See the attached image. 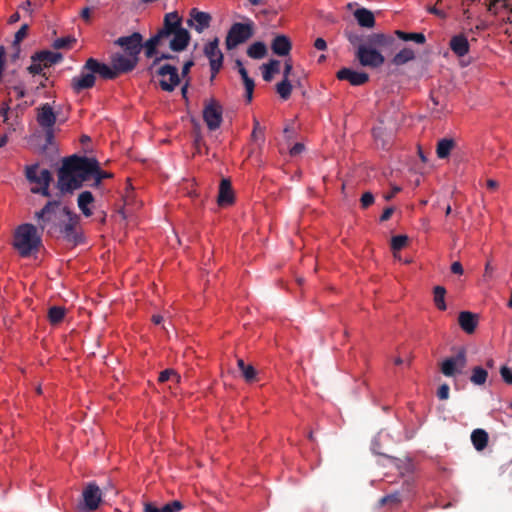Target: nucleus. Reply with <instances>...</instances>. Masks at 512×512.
Returning a JSON list of instances; mask_svg holds the SVG:
<instances>
[{
    "instance_id": "obj_63",
    "label": "nucleus",
    "mask_w": 512,
    "mask_h": 512,
    "mask_svg": "<svg viewBox=\"0 0 512 512\" xmlns=\"http://www.w3.org/2000/svg\"><path fill=\"white\" fill-rule=\"evenodd\" d=\"M45 130V136L48 143H51L53 139V128H43Z\"/></svg>"
},
{
    "instance_id": "obj_55",
    "label": "nucleus",
    "mask_w": 512,
    "mask_h": 512,
    "mask_svg": "<svg viewBox=\"0 0 512 512\" xmlns=\"http://www.w3.org/2000/svg\"><path fill=\"white\" fill-rule=\"evenodd\" d=\"M393 213H394L393 207L385 208L382 215L380 216V221L385 222V221L389 220Z\"/></svg>"
},
{
    "instance_id": "obj_35",
    "label": "nucleus",
    "mask_w": 512,
    "mask_h": 512,
    "mask_svg": "<svg viewBox=\"0 0 512 512\" xmlns=\"http://www.w3.org/2000/svg\"><path fill=\"white\" fill-rule=\"evenodd\" d=\"M276 91L283 100H287L291 96L292 84L289 79H283L276 85Z\"/></svg>"
},
{
    "instance_id": "obj_25",
    "label": "nucleus",
    "mask_w": 512,
    "mask_h": 512,
    "mask_svg": "<svg viewBox=\"0 0 512 512\" xmlns=\"http://www.w3.org/2000/svg\"><path fill=\"white\" fill-rule=\"evenodd\" d=\"M488 433L483 429H475L471 433V441L477 451H482L488 444Z\"/></svg>"
},
{
    "instance_id": "obj_40",
    "label": "nucleus",
    "mask_w": 512,
    "mask_h": 512,
    "mask_svg": "<svg viewBox=\"0 0 512 512\" xmlns=\"http://www.w3.org/2000/svg\"><path fill=\"white\" fill-rule=\"evenodd\" d=\"M74 42H76V40L74 38L61 37L54 41L53 47L55 49H67V48H70Z\"/></svg>"
},
{
    "instance_id": "obj_5",
    "label": "nucleus",
    "mask_w": 512,
    "mask_h": 512,
    "mask_svg": "<svg viewBox=\"0 0 512 512\" xmlns=\"http://www.w3.org/2000/svg\"><path fill=\"white\" fill-rule=\"evenodd\" d=\"M95 74H98L106 80H113L116 78V72L113 70L112 65L109 66L105 63L99 62L97 59L88 58L81 69L80 75L73 77L71 80L73 90L79 93L83 90L92 88L96 81Z\"/></svg>"
},
{
    "instance_id": "obj_6",
    "label": "nucleus",
    "mask_w": 512,
    "mask_h": 512,
    "mask_svg": "<svg viewBox=\"0 0 512 512\" xmlns=\"http://www.w3.org/2000/svg\"><path fill=\"white\" fill-rule=\"evenodd\" d=\"M38 226L30 223L21 224L14 233V248L22 257H28L38 251L42 244L41 234Z\"/></svg>"
},
{
    "instance_id": "obj_9",
    "label": "nucleus",
    "mask_w": 512,
    "mask_h": 512,
    "mask_svg": "<svg viewBox=\"0 0 512 512\" xmlns=\"http://www.w3.org/2000/svg\"><path fill=\"white\" fill-rule=\"evenodd\" d=\"M101 501V489L95 482H89L82 491V501L79 503L78 508L83 512L95 511L98 509Z\"/></svg>"
},
{
    "instance_id": "obj_2",
    "label": "nucleus",
    "mask_w": 512,
    "mask_h": 512,
    "mask_svg": "<svg viewBox=\"0 0 512 512\" xmlns=\"http://www.w3.org/2000/svg\"><path fill=\"white\" fill-rule=\"evenodd\" d=\"M41 232L48 236L63 238L69 243L78 244L81 236L77 232L79 217L60 201H48L34 216Z\"/></svg>"
},
{
    "instance_id": "obj_54",
    "label": "nucleus",
    "mask_w": 512,
    "mask_h": 512,
    "mask_svg": "<svg viewBox=\"0 0 512 512\" xmlns=\"http://www.w3.org/2000/svg\"><path fill=\"white\" fill-rule=\"evenodd\" d=\"M451 272L453 274L462 275L464 273L462 264L458 261L453 262L451 264Z\"/></svg>"
},
{
    "instance_id": "obj_43",
    "label": "nucleus",
    "mask_w": 512,
    "mask_h": 512,
    "mask_svg": "<svg viewBox=\"0 0 512 512\" xmlns=\"http://www.w3.org/2000/svg\"><path fill=\"white\" fill-rule=\"evenodd\" d=\"M29 30L28 24H23L20 29L15 33L13 46L20 45L21 41L27 36Z\"/></svg>"
},
{
    "instance_id": "obj_47",
    "label": "nucleus",
    "mask_w": 512,
    "mask_h": 512,
    "mask_svg": "<svg viewBox=\"0 0 512 512\" xmlns=\"http://www.w3.org/2000/svg\"><path fill=\"white\" fill-rule=\"evenodd\" d=\"M500 375L505 383L512 385V370L507 366L500 368Z\"/></svg>"
},
{
    "instance_id": "obj_22",
    "label": "nucleus",
    "mask_w": 512,
    "mask_h": 512,
    "mask_svg": "<svg viewBox=\"0 0 512 512\" xmlns=\"http://www.w3.org/2000/svg\"><path fill=\"white\" fill-rule=\"evenodd\" d=\"M450 49L458 57H463L469 52V42L463 34L455 35L450 40Z\"/></svg>"
},
{
    "instance_id": "obj_7",
    "label": "nucleus",
    "mask_w": 512,
    "mask_h": 512,
    "mask_svg": "<svg viewBox=\"0 0 512 512\" xmlns=\"http://www.w3.org/2000/svg\"><path fill=\"white\" fill-rule=\"evenodd\" d=\"M38 169V164H33L26 167L25 176L27 180L31 183H37L41 185L39 188H32L31 192L49 197V185L52 181V174L48 169H42L38 174Z\"/></svg>"
},
{
    "instance_id": "obj_15",
    "label": "nucleus",
    "mask_w": 512,
    "mask_h": 512,
    "mask_svg": "<svg viewBox=\"0 0 512 512\" xmlns=\"http://www.w3.org/2000/svg\"><path fill=\"white\" fill-rule=\"evenodd\" d=\"M210 22L211 16L209 13L193 8L190 11V18L187 20V25L194 28L198 33H202L210 26Z\"/></svg>"
},
{
    "instance_id": "obj_39",
    "label": "nucleus",
    "mask_w": 512,
    "mask_h": 512,
    "mask_svg": "<svg viewBox=\"0 0 512 512\" xmlns=\"http://www.w3.org/2000/svg\"><path fill=\"white\" fill-rule=\"evenodd\" d=\"M408 243V237L406 235H397L391 239V249L393 251H399L404 248Z\"/></svg>"
},
{
    "instance_id": "obj_31",
    "label": "nucleus",
    "mask_w": 512,
    "mask_h": 512,
    "mask_svg": "<svg viewBox=\"0 0 512 512\" xmlns=\"http://www.w3.org/2000/svg\"><path fill=\"white\" fill-rule=\"evenodd\" d=\"M445 295H446V289L443 286H435L433 289V300L435 303V306L441 310L444 311L447 309L446 302H445Z\"/></svg>"
},
{
    "instance_id": "obj_56",
    "label": "nucleus",
    "mask_w": 512,
    "mask_h": 512,
    "mask_svg": "<svg viewBox=\"0 0 512 512\" xmlns=\"http://www.w3.org/2000/svg\"><path fill=\"white\" fill-rule=\"evenodd\" d=\"M11 48H12V53L10 55V59L12 62H16L18 60V58L20 56V52H21L20 45L13 46V44H12Z\"/></svg>"
},
{
    "instance_id": "obj_34",
    "label": "nucleus",
    "mask_w": 512,
    "mask_h": 512,
    "mask_svg": "<svg viewBox=\"0 0 512 512\" xmlns=\"http://www.w3.org/2000/svg\"><path fill=\"white\" fill-rule=\"evenodd\" d=\"M395 34L403 41H414L418 44L425 43V36L422 33H407L401 30H397Z\"/></svg>"
},
{
    "instance_id": "obj_14",
    "label": "nucleus",
    "mask_w": 512,
    "mask_h": 512,
    "mask_svg": "<svg viewBox=\"0 0 512 512\" xmlns=\"http://www.w3.org/2000/svg\"><path fill=\"white\" fill-rule=\"evenodd\" d=\"M138 60L139 59L136 57H131L129 55L125 56L120 53L113 55L111 58V64L113 70L116 72V78L121 73H128L132 71L136 67Z\"/></svg>"
},
{
    "instance_id": "obj_44",
    "label": "nucleus",
    "mask_w": 512,
    "mask_h": 512,
    "mask_svg": "<svg viewBox=\"0 0 512 512\" xmlns=\"http://www.w3.org/2000/svg\"><path fill=\"white\" fill-rule=\"evenodd\" d=\"M253 131H252V137L257 140L259 138H264V128L260 126V123L257 119H254L253 121Z\"/></svg>"
},
{
    "instance_id": "obj_19",
    "label": "nucleus",
    "mask_w": 512,
    "mask_h": 512,
    "mask_svg": "<svg viewBox=\"0 0 512 512\" xmlns=\"http://www.w3.org/2000/svg\"><path fill=\"white\" fill-rule=\"evenodd\" d=\"M458 323L467 334H473L478 325V315L470 311H461L458 315Z\"/></svg>"
},
{
    "instance_id": "obj_3",
    "label": "nucleus",
    "mask_w": 512,
    "mask_h": 512,
    "mask_svg": "<svg viewBox=\"0 0 512 512\" xmlns=\"http://www.w3.org/2000/svg\"><path fill=\"white\" fill-rule=\"evenodd\" d=\"M113 175L103 171L95 158L72 155L63 160L58 171L57 187L62 193L72 192L80 189L83 182L93 177L94 187H98L102 180L111 178Z\"/></svg>"
},
{
    "instance_id": "obj_12",
    "label": "nucleus",
    "mask_w": 512,
    "mask_h": 512,
    "mask_svg": "<svg viewBox=\"0 0 512 512\" xmlns=\"http://www.w3.org/2000/svg\"><path fill=\"white\" fill-rule=\"evenodd\" d=\"M203 52L209 60L211 81H213L216 75L220 72L224 59L223 53L219 48V39L216 37L205 44Z\"/></svg>"
},
{
    "instance_id": "obj_42",
    "label": "nucleus",
    "mask_w": 512,
    "mask_h": 512,
    "mask_svg": "<svg viewBox=\"0 0 512 512\" xmlns=\"http://www.w3.org/2000/svg\"><path fill=\"white\" fill-rule=\"evenodd\" d=\"M44 66L42 65V63L40 61H34V60H31V65H29L27 67V71L29 72V74L33 75V76H36V75H42L44 74L43 70H44Z\"/></svg>"
},
{
    "instance_id": "obj_30",
    "label": "nucleus",
    "mask_w": 512,
    "mask_h": 512,
    "mask_svg": "<svg viewBox=\"0 0 512 512\" xmlns=\"http://www.w3.org/2000/svg\"><path fill=\"white\" fill-rule=\"evenodd\" d=\"M415 58L414 51L410 48H403L398 53L395 54L392 62L393 64L400 66L404 65L407 62L413 60Z\"/></svg>"
},
{
    "instance_id": "obj_24",
    "label": "nucleus",
    "mask_w": 512,
    "mask_h": 512,
    "mask_svg": "<svg viewBox=\"0 0 512 512\" xmlns=\"http://www.w3.org/2000/svg\"><path fill=\"white\" fill-rule=\"evenodd\" d=\"M456 143L453 139L450 138H442L437 142L436 146V154L440 159L447 158L452 149L455 147Z\"/></svg>"
},
{
    "instance_id": "obj_27",
    "label": "nucleus",
    "mask_w": 512,
    "mask_h": 512,
    "mask_svg": "<svg viewBox=\"0 0 512 512\" xmlns=\"http://www.w3.org/2000/svg\"><path fill=\"white\" fill-rule=\"evenodd\" d=\"M280 68V61L271 59L268 63L262 65V75L266 82H270L274 73H278Z\"/></svg>"
},
{
    "instance_id": "obj_52",
    "label": "nucleus",
    "mask_w": 512,
    "mask_h": 512,
    "mask_svg": "<svg viewBox=\"0 0 512 512\" xmlns=\"http://www.w3.org/2000/svg\"><path fill=\"white\" fill-rule=\"evenodd\" d=\"M194 66L193 59L187 60L182 67L181 75L182 77H186L188 73L190 72V69Z\"/></svg>"
},
{
    "instance_id": "obj_62",
    "label": "nucleus",
    "mask_w": 512,
    "mask_h": 512,
    "mask_svg": "<svg viewBox=\"0 0 512 512\" xmlns=\"http://www.w3.org/2000/svg\"><path fill=\"white\" fill-rule=\"evenodd\" d=\"M20 8L26 12L28 15H31L32 14V10H31V2L29 0L23 2L20 6Z\"/></svg>"
},
{
    "instance_id": "obj_36",
    "label": "nucleus",
    "mask_w": 512,
    "mask_h": 512,
    "mask_svg": "<svg viewBox=\"0 0 512 512\" xmlns=\"http://www.w3.org/2000/svg\"><path fill=\"white\" fill-rule=\"evenodd\" d=\"M345 35L350 44L353 45L356 50L359 49V46L361 45H367V36L353 32H346Z\"/></svg>"
},
{
    "instance_id": "obj_41",
    "label": "nucleus",
    "mask_w": 512,
    "mask_h": 512,
    "mask_svg": "<svg viewBox=\"0 0 512 512\" xmlns=\"http://www.w3.org/2000/svg\"><path fill=\"white\" fill-rule=\"evenodd\" d=\"M183 509L182 502L174 500L160 507L161 512H179Z\"/></svg>"
},
{
    "instance_id": "obj_53",
    "label": "nucleus",
    "mask_w": 512,
    "mask_h": 512,
    "mask_svg": "<svg viewBox=\"0 0 512 512\" xmlns=\"http://www.w3.org/2000/svg\"><path fill=\"white\" fill-rule=\"evenodd\" d=\"M6 61V50L4 46H0V74H3Z\"/></svg>"
},
{
    "instance_id": "obj_29",
    "label": "nucleus",
    "mask_w": 512,
    "mask_h": 512,
    "mask_svg": "<svg viewBox=\"0 0 512 512\" xmlns=\"http://www.w3.org/2000/svg\"><path fill=\"white\" fill-rule=\"evenodd\" d=\"M237 366L246 382L250 383L256 380V370L252 365L246 364L243 359L239 358Z\"/></svg>"
},
{
    "instance_id": "obj_8",
    "label": "nucleus",
    "mask_w": 512,
    "mask_h": 512,
    "mask_svg": "<svg viewBox=\"0 0 512 512\" xmlns=\"http://www.w3.org/2000/svg\"><path fill=\"white\" fill-rule=\"evenodd\" d=\"M253 36L252 23H234L229 29L225 44L227 50H232L238 45L246 42Z\"/></svg>"
},
{
    "instance_id": "obj_51",
    "label": "nucleus",
    "mask_w": 512,
    "mask_h": 512,
    "mask_svg": "<svg viewBox=\"0 0 512 512\" xmlns=\"http://www.w3.org/2000/svg\"><path fill=\"white\" fill-rule=\"evenodd\" d=\"M292 69L293 65L291 59L286 60L284 64L283 79H289Z\"/></svg>"
},
{
    "instance_id": "obj_20",
    "label": "nucleus",
    "mask_w": 512,
    "mask_h": 512,
    "mask_svg": "<svg viewBox=\"0 0 512 512\" xmlns=\"http://www.w3.org/2000/svg\"><path fill=\"white\" fill-rule=\"evenodd\" d=\"M62 59L63 56L61 53L48 50L38 51L31 56V60L40 61L45 68L59 63Z\"/></svg>"
},
{
    "instance_id": "obj_49",
    "label": "nucleus",
    "mask_w": 512,
    "mask_h": 512,
    "mask_svg": "<svg viewBox=\"0 0 512 512\" xmlns=\"http://www.w3.org/2000/svg\"><path fill=\"white\" fill-rule=\"evenodd\" d=\"M10 101L11 100H9L7 102H3V104L0 107V115L3 117L4 122L8 121V113L10 111Z\"/></svg>"
},
{
    "instance_id": "obj_38",
    "label": "nucleus",
    "mask_w": 512,
    "mask_h": 512,
    "mask_svg": "<svg viewBox=\"0 0 512 512\" xmlns=\"http://www.w3.org/2000/svg\"><path fill=\"white\" fill-rule=\"evenodd\" d=\"M171 379L174 380L176 383L180 382V376L173 369H166V370L160 372L159 377H158V381L160 383H164Z\"/></svg>"
},
{
    "instance_id": "obj_28",
    "label": "nucleus",
    "mask_w": 512,
    "mask_h": 512,
    "mask_svg": "<svg viewBox=\"0 0 512 512\" xmlns=\"http://www.w3.org/2000/svg\"><path fill=\"white\" fill-rule=\"evenodd\" d=\"M266 54L267 47L261 41H257L251 44L247 49V55L252 59H262L266 56Z\"/></svg>"
},
{
    "instance_id": "obj_21",
    "label": "nucleus",
    "mask_w": 512,
    "mask_h": 512,
    "mask_svg": "<svg viewBox=\"0 0 512 512\" xmlns=\"http://www.w3.org/2000/svg\"><path fill=\"white\" fill-rule=\"evenodd\" d=\"M219 206H228L234 202V193L230 180L222 179L219 186V194L217 198Z\"/></svg>"
},
{
    "instance_id": "obj_59",
    "label": "nucleus",
    "mask_w": 512,
    "mask_h": 512,
    "mask_svg": "<svg viewBox=\"0 0 512 512\" xmlns=\"http://www.w3.org/2000/svg\"><path fill=\"white\" fill-rule=\"evenodd\" d=\"M12 90L16 93L17 99H21L25 96V89L22 85H16L12 87Z\"/></svg>"
},
{
    "instance_id": "obj_45",
    "label": "nucleus",
    "mask_w": 512,
    "mask_h": 512,
    "mask_svg": "<svg viewBox=\"0 0 512 512\" xmlns=\"http://www.w3.org/2000/svg\"><path fill=\"white\" fill-rule=\"evenodd\" d=\"M243 84H244L245 91H246L245 97L248 102H251L252 97H253L254 87H255L254 80L251 78L250 80L243 82Z\"/></svg>"
},
{
    "instance_id": "obj_18",
    "label": "nucleus",
    "mask_w": 512,
    "mask_h": 512,
    "mask_svg": "<svg viewBox=\"0 0 512 512\" xmlns=\"http://www.w3.org/2000/svg\"><path fill=\"white\" fill-rule=\"evenodd\" d=\"M292 49V43L288 36L276 35L271 42L272 52L280 57L288 56Z\"/></svg>"
},
{
    "instance_id": "obj_10",
    "label": "nucleus",
    "mask_w": 512,
    "mask_h": 512,
    "mask_svg": "<svg viewBox=\"0 0 512 512\" xmlns=\"http://www.w3.org/2000/svg\"><path fill=\"white\" fill-rule=\"evenodd\" d=\"M155 74L160 77L159 86L163 91L172 92L180 84L178 69L171 64L159 66Z\"/></svg>"
},
{
    "instance_id": "obj_33",
    "label": "nucleus",
    "mask_w": 512,
    "mask_h": 512,
    "mask_svg": "<svg viewBox=\"0 0 512 512\" xmlns=\"http://www.w3.org/2000/svg\"><path fill=\"white\" fill-rule=\"evenodd\" d=\"M66 309L61 306H52L48 310V320L51 324L55 325L60 323L65 316Z\"/></svg>"
},
{
    "instance_id": "obj_4",
    "label": "nucleus",
    "mask_w": 512,
    "mask_h": 512,
    "mask_svg": "<svg viewBox=\"0 0 512 512\" xmlns=\"http://www.w3.org/2000/svg\"><path fill=\"white\" fill-rule=\"evenodd\" d=\"M395 39L388 34L372 33L367 35V45L359 46L355 56L359 63L364 67L378 68L385 62L384 56L377 48L391 47Z\"/></svg>"
},
{
    "instance_id": "obj_60",
    "label": "nucleus",
    "mask_w": 512,
    "mask_h": 512,
    "mask_svg": "<svg viewBox=\"0 0 512 512\" xmlns=\"http://www.w3.org/2000/svg\"><path fill=\"white\" fill-rule=\"evenodd\" d=\"M91 12H92V9L90 7H84L81 12H80V16L85 20V21H89L90 20V17H91Z\"/></svg>"
},
{
    "instance_id": "obj_17",
    "label": "nucleus",
    "mask_w": 512,
    "mask_h": 512,
    "mask_svg": "<svg viewBox=\"0 0 512 512\" xmlns=\"http://www.w3.org/2000/svg\"><path fill=\"white\" fill-rule=\"evenodd\" d=\"M57 120V116L49 103L41 105L37 109V122L42 128H53Z\"/></svg>"
},
{
    "instance_id": "obj_13",
    "label": "nucleus",
    "mask_w": 512,
    "mask_h": 512,
    "mask_svg": "<svg viewBox=\"0 0 512 512\" xmlns=\"http://www.w3.org/2000/svg\"><path fill=\"white\" fill-rule=\"evenodd\" d=\"M223 107L215 99L207 102L203 109V119L209 130L214 131L221 126L223 121Z\"/></svg>"
},
{
    "instance_id": "obj_37",
    "label": "nucleus",
    "mask_w": 512,
    "mask_h": 512,
    "mask_svg": "<svg viewBox=\"0 0 512 512\" xmlns=\"http://www.w3.org/2000/svg\"><path fill=\"white\" fill-rule=\"evenodd\" d=\"M400 502H401V494L398 491H396L394 493H391V494H388V495L382 497L379 500V505L380 506H384V505L397 506L398 504H400Z\"/></svg>"
},
{
    "instance_id": "obj_61",
    "label": "nucleus",
    "mask_w": 512,
    "mask_h": 512,
    "mask_svg": "<svg viewBox=\"0 0 512 512\" xmlns=\"http://www.w3.org/2000/svg\"><path fill=\"white\" fill-rule=\"evenodd\" d=\"M144 512H161L160 507H157L154 503H146L144 505Z\"/></svg>"
},
{
    "instance_id": "obj_23",
    "label": "nucleus",
    "mask_w": 512,
    "mask_h": 512,
    "mask_svg": "<svg viewBox=\"0 0 512 512\" xmlns=\"http://www.w3.org/2000/svg\"><path fill=\"white\" fill-rule=\"evenodd\" d=\"M353 15L361 27L373 28L375 26V17L372 11L366 8H358Z\"/></svg>"
},
{
    "instance_id": "obj_64",
    "label": "nucleus",
    "mask_w": 512,
    "mask_h": 512,
    "mask_svg": "<svg viewBox=\"0 0 512 512\" xmlns=\"http://www.w3.org/2000/svg\"><path fill=\"white\" fill-rule=\"evenodd\" d=\"M20 20V14L19 12H15L13 13L10 17H9V23L10 24H13V23H16Z\"/></svg>"
},
{
    "instance_id": "obj_46",
    "label": "nucleus",
    "mask_w": 512,
    "mask_h": 512,
    "mask_svg": "<svg viewBox=\"0 0 512 512\" xmlns=\"http://www.w3.org/2000/svg\"><path fill=\"white\" fill-rule=\"evenodd\" d=\"M361 207L363 209L368 208L370 205L374 203V196L371 192H365L360 199Z\"/></svg>"
},
{
    "instance_id": "obj_11",
    "label": "nucleus",
    "mask_w": 512,
    "mask_h": 512,
    "mask_svg": "<svg viewBox=\"0 0 512 512\" xmlns=\"http://www.w3.org/2000/svg\"><path fill=\"white\" fill-rule=\"evenodd\" d=\"M466 365V350L460 348L455 355L446 358L441 363L440 370L446 377H454L456 374H461Z\"/></svg>"
},
{
    "instance_id": "obj_57",
    "label": "nucleus",
    "mask_w": 512,
    "mask_h": 512,
    "mask_svg": "<svg viewBox=\"0 0 512 512\" xmlns=\"http://www.w3.org/2000/svg\"><path fill=\"white\" fill-rule=\"evenodd\" d=\"M304 150V145L302 143H296L293 145V147L290 149V155L291 156H297L300 153H302Z\"/></svg>"
},
{
    "instance_id": "obj_50",
    "label": "nucleus",
    "mask_w": 512,
    "mask_h": 512,
    "mask_svg": "<svg viewBox=\"0 0 512 512\" xmlns=\"http://www.w3.org/2000/svg\"><path fill=\"white\" fill-rule=\"evenodd\" d=\"M427 11H428V13L433 14V15L441 18V19H446L447 18V14L443 10L438 9L436 6L428 7Z\"/></svg>"
},
{
    "instance_id": "obj_16",
    "label": "nucleus",
    "mask_w": 512,
    "mask_h": 512,
    "mask_svg": "<svg viewBox=\"0 0 512 512\" xmlns=\"http://www.w3.org/2000/svg\"><path fill=\"white\" fill-rule=\"evenodd\" d=\"M336 77L339 80L348 81L353 86H361L369 80V75L366 72H358L350 68L340 69Z\"/></svg>"
},
{
    "instance_id": "obj_48",
    "label": "nucleus",
    "mask_w": 512,
    "mask_h": 512,
    "mask_svg": "<svg viewBox=\"0 0 512 512\" xmlns=\"http://www.w3.org/2000/svg\"><path fill=\"white\" fill-rule=\"evenodd\" d=\"M449 393H450V387L448 384L444 383L439 386V388L437 390V397L440 400H447L449 398Z\"/></svg>"
},
{
    "instance_id": "obj_32",
    "label": "nucleus",
    "mask_w": 512,
    "mask_h": 512,
    "mask_svg": "<svg viewBox=\"0 0 512 512\" xmlns=\"http://www.w3.org/2000/svg\"><path fill=\"white\" fill-rule=\"evenodd\" d=\"M488 377V372L481 366H475L472 369V374L470 377V381L474 385H483L485 384Z\"/></svg>"
},
{
    "instance_id": "obj_1",
    "label": "nucleus",
    "mask_w": 512,
    "mask_h": 512,
    "mask_svg": "<svg viewBox=\"0 0 512 512\" xmlns=\"http://www.w3.org/2000/svg\"><path fill=\"white\" fill-rule=\"evenodd\" d=\"M191 40L190 32L183 27V18L177 11L166 13L163 17L161 27L157 32L143 43V37L139 32H134L129 36L119 37L115 44L122 47L127 55L138 58L142 48L146 58H153L150 66L152 70L163 60L178 59L172 53L158 52V48L166 44L172 52H182L187 49Z\"/></svg>"
},
{
    "instance_id": "obj_26",
    "label": "nucleus",
    "mask_w": 512,
    "mask_h": 512,
    "mask_svg": "<svg viewBox=\"0 0 512 512\" xmlns=\"http://www.w3.org/2000/svg\"><path fill=\"white\" fill-rule=\"evenodd\" d=\"M77 202L79 209L86 217L92 215V211L88 205L94 202V197L90 191H83L80 193Z\"/></svg>"
},
{
    "instance_id": "obj_58",
    "label": "nucleus",
    "mask_w": 512,
    "mask_h": 512,
    "mask_svg": "<svg viewBox=\"0 0 512 512\" xmlns=\"http://www.w3.org/2000/svg\"><path fill=\"white\" fill-rule=\"evenodd\" d=\"M314 47L317 49V50H321V51H324L327 49V43L326 41L323 39V38H317L315 41H314Z\"/></svg>"
}]
</instances>
